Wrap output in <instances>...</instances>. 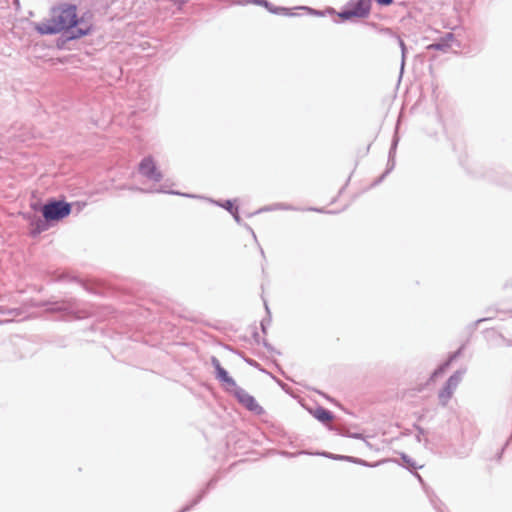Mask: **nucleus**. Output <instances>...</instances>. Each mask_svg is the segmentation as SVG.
<instances>
[{
    "label": "nucleus",
    "mask_w": 512,
    "mask_h": 512,
    "mask_svg": "<svg viewBox=\"0 0 512 512\" xmlns=\"http://www.w3.org/2000/svg\"><path fill=\"white\" fill-rule=\"evenodd\" d=\"M319 454L323 455L325 457L331 458V459L345 460V461L353 462V463L360 464V465H363V466L373 467V466H377L378 465V463L369 464L368 462H366V461H364V460H362L360 458H356V457H352V456L335 455V454H331V453H327V452H323V453H319Z\"/></svg>",
    "instance_id": "6e6552de"
},
{
    "label": "nucleus",
    "mask_w": 512,
    "mask_h": 512,
    "mask_svg": "<svg viewBox=\"0 0 512 512\" xmlns=\"http://www.w3.org/2000/svg\"><path fill=\"white\" fill-rule=\"evenodd\" d=\"M385 33L394 36L396 38L400 48H401V53H402L401 70H403L404 64H405V57H406V46H405V43H404V41L398 35H395L392 32L391 29H388V28L385 29Z\"/></svg>",
    "instance_id": "4468645a"
},
{
    "label": "nucleus",
    "mask_w": 512,
    "mask_h": 512,
    "mask_svg": "<svg viewBox=\"0 0 512 512\" xmlns=\"http://www.w3.org/2000/svg\"><path fill=\"white\" fill-rule=\"evenodd\" d=\"M139 173L149 180L159 182L162 180L163 175L156 166L154 159L151 156L144 157L139 163Z\"/></svg>",
    "instance_id": "39448f33"
},
{
    "label": "nucleus",
    "mask_w": 512,
    "mask_h": 512,
    "mask_svg": "<svg viewBox=\"0 0 512 512\" xmlns=\"http://www.w3.org/2000/svg\"><path fill=\"white\" fill-rule=\"evenodd\" d=\"M265 309L267 310V312H269L267 304H265Z\"/></svg>",
    "instance_id": "58836bf2"
},
{
    "label": "nucleus",
    "mask_w": 512,
    "mask_h": 512,
    "mask_svg": "<svg viewBox=\"0 0 512 512\" xmlns=\"http://www.w3.org/2000/svg\"><path fill=\"white\" fill-rule=\"evenodd\" d=\"M442 39H443L446 43L451 44V42L454 40V34H453V33H451V32H448V33H446V34L442 37Z\"/></svg>",
    "instance_id": "4be33fe9"
},
{
    "label": "nucleus",
    "mask_w": 512,
    "mask_h": 512,
    "mask_svg": "<svg viewBox=\"0 0 512 512\" xmlns=\"http://www.w3.org/2000/svg\"><path fill=\"white\" fill-rule=\"evenodd\" d=\"M376 2L379 5L388 6L393 2V0H376Z\"/></svg>",
    "instance_id": "393cba45"
},
{
    "label": "nucleus",
    "mask_w": 512,
    "mask_h": 512,
    "mask_svg": "<svg viewBox=\"0 0 512 512\" xmlns=\"http://www.w3.org/2000/svg\"><path fill=\"white\" fill-rule=\"evenodd\" d=\"M372 0H349L345 8L338 16L342 20H351L352 18H366L371 11Z\"/></svg>",
    "instance_id": "f03ea898"
},
{
    "label": "nucleus",
    "mask_w": 512,
    "mask_h": 512,
    "mask_svg": "<svg viewBox=\"0 0 512 512\" xmlns=\"http://www.w3.org/2000/svg\"><path fill=\"white\" fill-rule=\"evenodd\" d=\"M213 485V480H211L209 483H208V487H211Z\"/></svg>",
    "instance_id": "f704fd0d"
},
{
    "label": "nucleus",
    "mask_w": 512,
    "mask_h": 512,
    "mask_svg": "<svg viewBox=\"0 0 512 512\" xmlns=\"http://www.w3.org/2000/svg\"><path fill=\"white\" fill-rule=\"evenodd\" d=\"M402 459H403V461L405 462V464H406L408 467H411V468H414V469H416V468H420V467H421V466H417V465L415 464V462H414V461H412V459H410L407 455H403V456H402Z\"/></svg>",
    "instance_id": "412c9836"
},
{
    "label": "nucleus",
    "mask_w": 512,
    "mask_h": 512,
    "mask_svg": "<svg viewBox=\"0 0 512 512\" xmlns=\"http://www.w3.org/2000/svg\"><path fill=\"white\" fill-rule=\"evenodd\" d=\"M451 47V44L449 43H446L442 38L435 42V43H432L428 46V49H434V50H440V51H447L448 48Z\"/></svg>",
    "instance_id": "2eb2a0df"
},
{
    "label": "nucleus",
    "mask_w": 512,
    "mask_h": 512,
    "mask_svg": "<svg viewBox=\"0 0 512 512\" xmlns=\"http://www.w3.org/2000/svg\"><path fill=\"white\" fill-rule=\"evenodd\" d=\"M183 195L186 197H194L193 195H190V194H183Z\"/></svg>",
    "instance_id": "e433bc0d"
},
{
    "label": "nucleus",
    "mask_w": 512,
    "mask_h": 512,
    "mask_svg": "<svg viewBox=\"0 0 512 512\" xmlns=\"http://www.w3.org/2000/svg\"><path fill=\"white\" fill-rule=\"evenodd\" d=\"M271 13L273 14H281V15H294L293 13L289 12L288 8L285 7H274L271 4L269 5V8H267Z\"/></svg>",
    "instance_id": "dca6fc26"
},
{
    "label": "nucleus",
    "mask_w": 512,
    "mask_h": 512,
    "mask_svg": "<svg viewBox=\"0 0 512 512\" xmlns=\"http://www.w3.org/2000/svg\"><path fill=\"white\" fill-rule=\"evenodd\" d=\"M46 227L45 225L42 223V221H39L38 225H37V230L40 232L42 230H44Z\"/></svg>",
    "instance_id": "bb28decb"
},
{
    "label": "nucleus",
    "mask_w": 512,
    "mask_h": 512,
    "mask_svg": "<svg viewBox=\"0 0 512 512\" xmlns=\"http://www.w3.org/2000/svg\"><path fill=\"white\" fill-rule=\"evenodd\" d=\"M76 10V6L72 4H65L54 8L51 13V18L46 23H42L38 26V31L41 34L53 35L63 30L74 28L70 36L71 38L87 35L89 28L77 27L78 17Z\"/></svg>",
    "instance_id": "f257e3e1"
},
{
    "label": "nucleus",
    "mask_w": 512,
    "mask_h": 512,
    "mask_svg": "<svg viewBox=\"0 0 512 512\" xmlns=\"http://www.w3.org/2000/svg\"><path fill=\"white\" fill-rule=\"evenodd\" d=\"M129 189L130 190H135V191H141V192H164V193H166V190L163 187H161L160 189H150V190H144V189H141V188H138V187H131ZM167 193L180 195V193L174 192V191H167Z\"/></svg>",
    "instance_id": "6ab92c4d"
},
{
    "label": "nucleus",
    "mask_w": 512,
    "mask_h": 512,
    "mask_svg": "<svg viewBox=\"0 0 512 512\" xmlns=\"http://www.w3.org/2000/svg\"><path fill=\"white\" fill-rule=\"evenodd\" d=\"M248 230H249V231H251V234H253V236L255 237V233H254V231L252 230V228H251V227H248Z\"/></svg>",
    "instance_id": "72a5a7b5"
},
{
    "label": "nucleus",
    "mask_w": 512,
    "mask_h": 512,
    "mask_svg": "<svg viewBox=\"0 0 512 512\" xmlns=\"http://www.w3.org/2000/svg\"><path fill=\"white\" fill-rule=\"evenodd\" d=\"M71 206L64 201H50L42 207V214L46 221H58L68 216Z\"/></svg>",
    "instance_id": "7ed1b4c3"
},
{
    "label": "nucleus",
    "mask_w": 512,
    "mask_h": 512,
    "mask_svg": "<svg viewBox=\"0 0 512 512\" xmlns=\"http://www.w3.org/2000/svg\"><path fill=\"white\" fill-rule=\"evenodd\" d=\"M213 203L219 205V206H222L223 208H225L228 212L230 213H233L234 209L236 207L233 206V203L231 200H226L224 203H220L218 201H213Z\"/></svg>",
    "instance_id": "aec40b11"
},
{
    "label": "nucleus",
    "mask_w": 512,
    "mask_h": 512,
    "mask_svg": "<svg viewBox=\"0 0 512 512\" xmlns=\"http://www.w3.org/2000/svg\"><path fill=\"white\" fill-rule=\"evenodd\" d=\"M398 144L397 137H394L390 151H389V159L387 163L386 171L381 175V177L377 180V183H380L395 167V153H396V147Z\"/></svg>",
    "instance_id": "0eeeda50"
},
{
    "label": "nucleus",
    "mask_w": 512,
    "mask_h": 512,
    "mask_svg": "<svg viewBox=\"0 0 512 512\" xmlns=\"http://www.w3.org/2000/svg\"><path fill=\"white\" fill-rule=\"evenodd\" d=\"M465 370H458L452 374L446 382V385L439 392L438 398L441 405L446 406L451 399L455 389L461 382Z\"/></svg>",
    "instance_id": "20e7f679"
},
{
    "label": "nucleus",
    "mask_w": 512,
    "mask_h": 512,
    "mask_svg": "<svg viewBox=\"0 0 512 512\" xmlns=\"http://www.w3.org/2000/svg\"><path fill=\"white\" fill-rule=\"evenodd\" d=\"M250 2L258 5H263L265 8H269L270 3L267 0H251Z\"/></svg>",
    "instance_id": "5701e85b"
},
{
    "label": "nucleus",
    "mask_w": 512,
    "mask_h": 512,
    "mask_svg": "<svg viewBox=\"0 0 512 512\" xmlns=\"http://www.w3.org/2000/svg\"><path fill=\"white\" fill-rule=\"evenodd\" d=\"M205 493L206 490H203L189 505L182 508L179 512H188L192 507H194L201 501Z\"/></svg>",
    "instance_id": "f3484780"
},
{
    "label": "nucleus",
    "mask_w": 512,
    "mask_h": 512,
    "mask_svg": "<svg viewBox=\"0 0 512 512\" xmlns=\"http://www.w3.org/2000/svg\"><path fill=\"white\" fill-rule=\"evenodd\" d=\"M305 453H306L305 451H300L297 454H305Z\"/></svg>",
    "instance_id": "4c0bfd02"
},
{
    "label": "nucleus",
    "mask_w": 512,
    "mask_h": 512,
    "mask_svg": "<svg viewBox=\"0 0 512 512\" xmlns=\"http://www.w3.org/2000/svg\"><path fill=\"white\" fill-rule=\"evenodd\" d=\"M303 9H307L308 11H310L311 13L315 14V15H322L321 12L319 11H316V10H313L311 8H307V7H303Z\"/></svg>",
    "instance_id": "cd10ccee"
},
{
    "label": "nucleus",
    "mask_w": 512,
    "mask_h": 512,
    "mask_svg": "<svg viewBox=\"0 0 512 512\" xmlns=\"http://www.w3.org/2000/svg\"><path fill=\"white\" fill-rule=\"evenodd\" d=\"M231 214H232L233 218L235 219V221L240 224L241 223V218H240L239 213H238V208H235L233 213H231Z\"/></svg>",
    "instance_id": "b1692460"
},
{
    "label": "nucleus",
    "mask_w": 512,
    "mask_h": 512,
    "mask_svg": "<svg viewBox=\"0 0 512 512\" xmlns=\"http://www.w3.org/2000/svg\"><path fill=\"white\" fill-rule=\"evenodd\" d=\"M248 363H249L250 365H255V364H256V362H255L254 360H249V361H248Z\"/></svg>",
    "instance_id": "7c9ffc66"
},
{
    "label": "nucleus",
    "mask_w": 512,
    "mask_h": 512,
    "mask_svg": "<svg viewBox=\"0 0 512 512\" xmlns=\"http://www.w3.org/2000/svg\"><path fill=\"white\" fill-rule=\"evenodd\" d=\"M261 327H262L263 332H265V329H266V321L265 320H263L261 322Z\"/></svg>",
    "instance_id": "c756f323"
},
{
    "label": "nucleus",
    "mask_w": 512,
    "mask_h": 512,
    "mask_svg": "<svg viewBox=\"0 0 512 512\" xmlns=\"http://www.w3.org/2000/svg\"><path fill=\"white\" fill-rule=\"evenodd\" d=\"M233 395L247 410L258 415L263 413V408L256 402L255 398L243 388L239 387L236 389Z\"/></svg>",
    "instance_id": "423d86ee"
},
{
    "label": "nucleus",
    "mask_w": 512,
    "mask_h": 512,
    "mask_svg": "<svg viewBox=\"0 0 512 512\" xmlns=\"http://www.w3.org/2000/svg\"><path fill=\"white\" fill-rule=\"evenodd\" d=\"M211 365L215 369V378L220 381L223 378H226L228 376V372L221 366L220 361L215 357H211Z\"/></svg>",
    "instance_id": "9d476101"
},
{
    "label": "nucleus",
    "mask_w": 512,
    "mask_h": 512,
    "mask_svg": "<svg viewBox=\"0 0 512 512\" xmlns=\"http://www.w3.org/2000/svg\"><path fill=\"white\" fill-rule=\"evenodd\" d=\"M222 386L225 388V390L229 393H234L236 389L239 388V386L236 384V381L230 376H226V378H223L219 381Z\"/></svg>",
    "instance_id": "f8f14e48"
},
{
    "label": "nucleus",
    "mask_w": 512,
    "mask_h": 512,
    "mask_svg": "<svg viewBox=\"0 0 512 512\" xmlns=\"http://www.w3.org/2000/svg\"><path fill=\"white\" fill-rule=\"evenodd\" d=\"M461 353V349H459L458 351L454 352L450 357L449 359L444 362L443 364H441L431 375V380H434L436 379L437 377H439L440 375H442L445 370L449 367V365L451 364L452 361H454Z\"/></svg>",
    "instance_id": "1a4fd4ad"
},
{
    "label": "nucleus",
    "mask_w": 512,
    "mask_h": 512,
    "mask_svg": "<svg viewBox=\"0 0 512 512\" xmlns=\"http://www.w3.org/2000/svg\"><path fill=\"white\" fill-rule=\"evenodd\" d=\"M424 435V430L422 428H418V433L416 435V439L418 442H421V436Z\"/></svg>",
    "instance_id": "a878e982"
},
{
    "label": "nucleus",
    "mask_w": 512,
    "mask_h": 512,
    "mask_svg": "<svg viewBox=\"0 0 512 512\" xmlns=\"http://www.w3.org/2000/svg\"><path fill=\"white\" fill-rule=\"evenodd\" d=\"M314 417L319 420L320 422H329L333 419V414L331 411L323 408V407H318L315 411H314Z\"/></svg>",
    "instance_id": "9b49d317"
},
{
    "label": "nucleus",
    "mask_w": 512,
    "mask_h": 512,
    "mask_svg": "<svg viewBox=\"0 0 512 512\" xmlns=\"http://www.w3.org/2000/svg\"><path fill=\"white\" fill-rule=\"evenodd\" d=\"M248 230H249V231H251V234H253V236L255 237V233H254V231L252 230V228H251V227H248Z\"/></svg>",
    "instance_id": "473e14b6"
},
{
    "label": "nucleus",
    "mask_w": 512,
    "mask_h": 512,
    "mask_svg": "<svg viewBox=\"0 0 512 512\" xmlns=\"http://www.w3.org/2000/svg\"><path fill=\"white\" fill-rule=\"evenodd\" d=\"M222 386L225 388V390L229 393H234L236 389L239 388V386L236 384V381L230 376H226V378H223L219 381Z\"/></svg>",
    "instance_id": "ddd939ff"
},
{
    "label": "nucleus",
    "mask_w": 512,
    "mask_h": 512,
    "mask_svg": "<svg viewBox=\"0 0 512 512\" xmlns=\"http://www.w3.org/2000/svg\"><path fill=\"white\" fill-rule=\"evenodd\" d=\"M353 438H356V439H363V435L360 434V433H356V434H353L351 435Z\"/></svg>",
    "instance_id": "c85d7f7f"
},
{
    "label": "nucleus",
    "mask_w": 512,
    "mask_h": 512,
    "mask_svg": "<svg viewBox=\"0 0 512 512\" xmlns=\"http://www.w3.org/2000/svg\"><path fill=\"white\" fill-rule=\"evenodd\" d=\"M275 209L293 210L294 208L289 206V205L281 203V204H276V205H273V206L265 207V208L261 209V211H272V210H275Z\"/></svg>",
    "instance_id": "a211bd4d"
},
{
    "label": "nucleus",
    "mask_w": 512,
    "mask_h": 512,
    "mask_svg": "<svg viewBox=\"0 0 512 512\" xmlns=\"http://www.w3.org/2000/svg\"><path fill=\"white\" fill-rule=\"evenodd\" d=\"M310 210H312V208ZM313 211L322 212V210H320V209H313Z\"/></svg>",
    "instance_id": "c9c22d12"
},
{
    "label": "nucleus",
    "mask_w": 512,
    "mask_h": 512,
    "mask_svg": "<svg viewBox=\"0 0 512 512\" xmlns=\"http://www.w3.org/2000/svg\"><path fill=\"white\" fill-rule=\"evenodd\" d=\"M248 230H249V231H251V234H253V236L255 237V233H254V231L252 230V228H251V227H248Z\"/></svg>",
    "instance_id": "2f4dec72"
}]
</instances>
